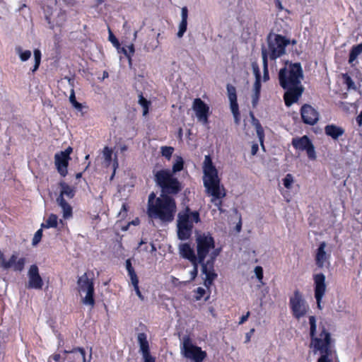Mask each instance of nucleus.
<instances>
[{"instance_id": "8fccbe9b", "label": "nucleus", "mask_w": 362, "mask_h": 362, "mask_svg": "<svg viewBox=\"0 0 362 362\" xmlns=\"http://www.w3.org/2000/svg\"><path fill=\"white\" fill-rule=\"evenodd\" d=\"M255 272L256 274L257 278L259 281H262L263 279V269L260 266H257L255 268Z\"/></svg>"}, {"instance_id": "a211bd4d", "label": "nucleus", "mask_w": 362, "mask_h": 362, "mask_svg": "<svg viewBox=\"0 0 362 362\" xmlns=\"http://www.w3.org/2000/svg\"><path fill=\"white\" fill-rule=\"evenodd\" d=\"M284 89L286 90V92L284 94V100L286 107H290L293 103H297L301 97L304 90L302 85L291 86Z\"/></svg>"}, {"instance_id": "393cba45", "label": "nucleus", "mask_w": 362, "mask_h": 362, "mask_svg": "<svg viewBox=\"0 0 362 362\" xmlns=\"http://www.w3.org/2000/svg\"><path fill=\"white\" fill-rule=\"evenodd\" d=\"M181 17L182 19L179 25V30L177 33V37L180 38L184 35L187 28L188 9L186 6L182 8Z\"/></svg>"}, {"instance_id": "5701e85b", "label": "nucleus", "mask_w": 362, "mask_h": 362, "mask_svg": "<svg viewBox=\"0 0 362 362\" xmlns=\"http://www.w3.org/2000/svg\"><path fill=\"white\" fill-rule=\"evenodd\" d=\"M324 130L325 134L334 141L338 140L345 134V130L343 127L334 124L326 125Z\"/></svg>"}, {"instance_id": "9d476101", "label": "nucleus", "mask_w": 362, "mask_h": 362, "mask_svg": "<svg viewBox=\"0 0 362 362\" xmlns=\"http://www.w3.org/2000/svg\"><path fill=\"white\" fill-rule=\"evenodd\" d=\"M220 253V249H215L211 253L209 258L206 262H204L202 265V272L205 275L204 285L209 287L212 285L214 281L217 278L218 275L214 270V264L217 256Z\"/></svg>"}, {"instance_id": "412c9836", "label": "nucleus", "mask_w": 362, "mask_h": 362, "mask_svg": "<svg viewBox=\"0 0 362 362\" xmlns=\"http://www.w3.org/2000/svg\"><path fill=\"white\" fill-rule=\"evenodd\" d=\"M192 107L199 121H202L204 122H206L208 121L209 107L203 100H202V99H194Z\"/></svg>"}, {"instance_id": "680f3d73", "label": "nucleus", "mask_w": 362, "mask_h": 362, "mask_svg": "<svg viewBox=\"0 0 362 362\" xmlns=\"http://www.w3.org/2000/svg\"><path fill=\"white\" fill-rule=\"evenodd\" d=\"M107 160L109 161V163L110 164L112 160ZM112 161H113L112 165H113V166L115 168V170H114V172H113V173L112 175L111 179H112V177H114L115 173V168L118 166V163H117L118 160L115 159V160H112Z\"/></svg>"}, {"instance_id": "2eb2a0df", "label": "nucleus", "mask_w": 362, "mask_h": 362, "mask_svg": "<svg viewBox=\"0 0 362 362\" xmlns=\"http://www.w3.org/2000/svg\"><path fill=\"white\" fill-rule=\"evenodd\" d=\"M42 9L44 11L45 20L49 24V27L50 29L53 30L55 26L62 27L66 21L67 14L65 10L60 9L57 17L52 20V7L49 6H44L42 7Z\"/></svg>"}, {"instance_id": "5fc2aeb1", "label": "nucleus", "mask_w": 362, "mask_h": 362, "mask_svg": "<svg viewBox=\"0 0 362 362\" xmlns=\"http://www.w3.org/2000/svg\"><path fill=\"white\" fill-rule=\"evenodd\" d=\"M252 68H253L254 73L255 74V78H256L255 80L260 81L261 80V76H260V72H259V69L258 65L256 63H253L252 64Z\"/></svg>"}, {"instance_id": "3c124183", "label": "nucleus", "mask_w": 362, "mask_h": 362, "mask_svg": "<svg viewBox=\"0 0 362 362\" xmlns=\"http://www.w3.org/2000/svg\"><path fill=\"white\" fill-rule=\"evenodd\" d=\"M128 205L127 203H123L122 204V208L119 211V216H120L122 218H124L127 216V211H128Z\"/></svg>"}, {"instance_id": "aec40b11", "label": "nucleus", "mask_w": 362, "mask_h": 362, "mask_svg": "<svg viewBox=\"0 0 362 362\" xmlns=\"http://www.w3.org/2000/svg\"><path fill=\"white\" fill-rule=\"evenodd\" d=\"M28 286L29 288L42 289L43 281L39 274V269L36 264H33L28 270Z\"/></svg>"}, {"instance_id": "0e129e2a", "label": "nucleus", "mask_w": 362, "mask_h": 362, "mask_svg": "<svg viewBox=\"0 0 362 362\" xmlns=\"http://www.w3.org/2000/svg\"><path fill=\"white\" fill-rule=\"evenodd\" d=\"M49 358H52L55 362H60L61 356L59 354H54Z\"/></svg>"}, {"instance_id": "f3484780", "label": "nucleus", "mask_w": 362, "mask_h": 362, "mask_svg": "<svg viewBox=\"0 0 362 362\" xmlns=\"http://www.w3.org/2000/svg\"><path fill=\"white\" fill-rule=\"evenodd\" d=\"M300 112L302 121L305 124L314 125L319 120L318 112L309 104L303 105Z\"/></svg>"}, {"instance_id": "e2e57ef3", "label": "nucleus", "mask_w": 362, "mask_h": 362, "mask_svg": "<svg viewBox=\"0 0 362 362\" xmlns=\"http://www.w3.org/2000/svg\"><path fill=\"white\" fill-rule=\"evenodd\" d=\"M54 4H57L58 3V1H61V0H54ZM62 1H63V3L67 6H73L74 5V3L72 2L71 0H62Z\"/></svg>"}, {"instance_id": "052dcab7", "label": "nucleus", "mask_w": 362, "mask_h": 362, "mask_svg": "<svg viewBox=\"0 0 362 362\" xmlns=\"http://www.w3.org/2000/svg\"><path fill=\"white\" fill-rule=\"evenodd\" d=\"M259 150V146L257 144H253L251 148V153L252 156H255Z\"/></svg>"}, {"instance_id": "e433bc0d", "label": "nucleus", "mask_w": 362, "mask_h": 362, "mask_svg": "<svg viewBox=\"0 0 362 362\" xmlns=\"http://www.w3.org/2000/svg\"><path fill=\"white\" fill-rule=\"evenodd\" d=\"M57 226V216L52 214L49 215L45 223L41 224L44 228H56Z\"/></svg>"}, {"instance_id": "cd10ccee", "label": "nucleus", "mask_w": 362, "mask_h": 362, "mask_svg": "<svg viewBox=\"0 0 362 362\" xmlns=\"http://www.w3.org/2000/svg\"><path fill=\"white\" fill-rule=\"evenodd\" d=\"M137 340L140 346V351L142 355L151 354L146 334L144 332L139 333L137 335Z\"/></svg>"}, {"instance_id": "c03bdc74", "label": "nucleus", "mask_w": 362, "mask_h": 362, "mask_svg": "<svg viewBox=\"0 0 362 362\" xmlns=\"http://www.w3.org/2000/svg\"><path fill=\"white\" fill-rule=\"evenodd\" d=\"M42 237V229L40 228L39 230H37L35 232V233L34 235V237L32 240V245H37L41 241Z\"/></svg>"}, {"instance_id": "c756f323", "label": "nucleus", "mask_w": 362, "mask_h": 362, "mask_svg": "<svg viewBox=\"0 0 362 362\" xmlns=\"http://www.w3.org/2000/svg\"><path fill=\"white\" fill-rule=\"evenodd\" d=\"M126 269L128 272V276L130 278L131 284L133 285L136 283H139L138 276L132 266V261L130 259H127L125 262Z\"/></svg>"}, {"instance_id": "4468645a", "label": "nucleus", "mask_w": 362, "mask_h": 362, "mask_svg": "<svg viewBox=\"0 0 362 362\" xmlns=\"http://www.w3.org/2000/svg\"><path fill=\"white\" fill-rule=\"evenodd\" d=\"M291 144L296 150L305 151L308 158H316L315 147L308 136L293 138Z\"/></svg>"}, {"instance_id": "de8ad7c7", "label": "nucleus", "mask_w": 362, "mask_h": 362, "mask_svg": "<svg viewBox=\"0 0 362 362\" xmlns=\"http://www.w3.org/2000/svg\"><path fill=\"white\" fill-rule=\"evenodd\" d=\"M184 166V160H176V163L173 166V173L182 170Z\"/></svg>"}, {"instance_id": "6e6d98bb", "label": "nucleus", "mask_w": 362, "mask_h": 362, "mask_svg": "<svg viewBox=\"0 0 362 362\" xmlns=\"http://www.w3.org/2000/svg\"><path fill=\"white\" fill-rule=\"evenodd\" d=\"M144 358V362H155L156 359L153 357L151 354L142 355Z\"/></svg>"}, {"instance_id": "f257e3e1", "label": "nucleus", "mask_w": 362, "mask_h": 362, "mask_svg": "<svg viewBox=\"0 0 362 362\" xmlns=\"http://www.w3.org/2000/svg\"><path fill=\"white\" fill-rule=\"evenodd\" d=\"M176 211V202L171 196L160 194L156 197L153 192L149 194L147 214L151 218L159 219L163 223H171L175 218Z\"/></svg>"}, {"instance_id": "13d9d810", "label": "nucleus", "mask_w": 362, "mask_h": 362, "mask_svg": "<svg viewBox=\"0 0 362 362\" xmlns=\"http://www.w3.org/2000/svg\"><path fill=\"white\" fill-rule=\"evenodd\" d=\"M250 313L249 311H247L245 315H243L240 319L239 324L242 325V324L245 323L247 320L248 317H250Z\"/></svg>"}, {"instance_id": "ea45409f", "label": "nucleus", "mask_w": 362, "mask_h": 362, "mask_svg": "<svg viewBox=\"0 0 362 362\" xmlns=\"http://www.w3.org/2000/svg\"><path fill=\"white\" fill-rule=\"evenodd\" d=\"M342 78L344 79V83L347 86L348 89H355V83L348 74H343Z\"/></svg>"}, {"instance_id": "c9c22d12", "label": "nucleus", "mask_w": 362, "mask_h": 362, "mask_svg": "<svg viewBox=\"0 0 362 362\" xmlns=\"http://www.w3.org/2000/svg\"><path fill=\"white\" fill-rule=\"evenodd\" d=\"M251 116H252V117L253 119V124H254V126L255 127L257 136L259 138V141L262 144L263 140H264V129L262 127L259 121L255 118V117H254V115H253V114L252 112H251Z\"/></svg>"}, {"instance_id": "bf43d9fd", "label": "nucleus", "mask_w": 362, "mask_h": 362, "mask_svg": "<svg viewBox=\"0 0 362 362\" xmlns=\"http://www.w3.org/2000/svg\"><path fill=\"white\" fill-rule=\"evenodd\" d=\"M275 6L279 12L284 10L281 0H275Z\"/></svg>"}, {"instance_id": "f8f14e48", "label": "nucleus", "mask_w": 362, "mask_h": 362, "mask_svg": "<svg viewBox=\"0 0 362 362\" xmlns=\"http://www.w3.org/2000/svg\"><path fill=\"white\" fill-rule=\"evenodd\" d=\"M182 350L186 358L194 362H202L207 356L205 351L201 347L194 345L189 337H185L183 341Z\"/></svg>"}, {"instance_id": "49530a36", "label": "nucleus", "mask_w": 362, "mask_h": 362, "mask_svg": "<svg viewBox=\"0 0 362 362\" xmlns=\"http://www.w3.org/2000/svg\"><path fill=\"white\" fill-rule=\"evenodd\" d=\"M193 265V269L190 272V281H194L198 275V264H200L199 262H192Z\"/></svg>"}, {"instance_id": "09e8293b", "label": "nucleus", "mask_w": 362, "mask_h": 362, "mask_svg": "<svg viewBox=\"0 0 362 362\" xmlns=\"http://www.w3.org/2000/svg\"><path fill=\"white\" fill-rule=\"evenodd\" d=\"M77 351H78L81 354L83 359H85V358H86V351L82 347H75L71 351L64 350L65 354L75 353Z\"/></svg>"}, {"instance_id": "338daca9", "label": "nucleus", "mask_w": 362, "mask_h": 362, "mask_svg": "<svg viewBox=\"0 0 362 362\" xmlns=\"http://www.w3.org/2000/svg\"><path fill=\"white\" fill-rule=\"evenodd\" d=\"M255 332V329L252 328L250 329V332L246 334V340L245 342H248L250 340L251 334Z\"/></svg>"}, {"instance_id": "a18cd8bd", "label": "nucleus", "mask_w": 362, "mask_h": 362, "mask_svg": "<svg viewBox=\"0 0 362 362\" xmlns=\"http://www.w3.org/2000/svg\"><path fill=\"white\" fill-rule=\"evenodd\" d=\"M109 40L117 49H119L120 44L117 38L114 35L110 29H109Z\"/></svg>"}, {"instance_id": "c85d7f7f", "label": "nucleus", "mask_w": 362, "mask_h": 362, "mask_svg": "<svg viewBox=\"0 0 362 362\" xmlns=\"http://www.w3.org/2000/svg\"><path fill=\"white\" fill-rule=\"evenodd\" d=\"M362 53V42L356 45H354L349 52V63L354 66V62L356 61L358 57Z\"/></svg>"}, {"instance_id": "423d86ee", "label": "nucleus", "mask_w": 362, "mask_h": 362, "mask_svg": "<svg viewBox=\"0 0 362 362\" xmlns=\"http://www.w3.org/2000/svg\"><path fill=\"white\" fill-rule=\"evenodd\" d=\"M303 71L300 63H291L279 72V85L283 88L301 85Z\"/></svg>"}, {"instance_id": "ddd939ff", "label": "nucleus", "mask_w": 362, "mask_h": 362, "mask_svg": "<svg viewBox=\"0 0 362 362\" xmlns=\"http://www.w3.org/2000/svg\"><path fill=\"white\" fill-rule=\"evenodd\" d=\"M325 276L322 273L313 274L314 296L316 300L317 308L322 310V298L327 291Z\"/></svg>"}, {"instance_id": "1a4fd4ad", "label": "nucleus", "mask_w": 362, "mask_h": 362, "mask_svg": "<svg viewBox=\"0 0 362 362\" xmlns=\"http://www.w3.org/2000/svg\"><path fill=\"white\" fill-rule=\"evenodd\" d=\"M197 252L201 266L211 250L215 247V240L210 233H203L196 237Z\"/></svg>"}, {"instance_id": "37998d69", "label": "nucleus", "mask_w": 362, "mask_h": 362, "mask_svg": "<svg viewBox=\"0 0 362 362\" xmlns=\"http://www.w3.org/2000/svg\"><path fill=\"white\" fill-rule=\"evenodd\" d=\"M69 100L75 108H76L77 110H81L82 109V105L80 103L77 102V100L76 99V96H75V93L73 89L71 90V95L69 97Z\"/></svg>"}, {"instance_id": "dca6fc26", "label": "nucleus", "mask_w": 362, "mask_h": 362, "mask_svg": "<svg viewBox=\"0 0 362 362\" xmlns=\"http://www.w3.org/2000/svg\"><path fill=\"white\" fill-rule=\"evenodd\" d=\"M228 98L230 101V107L233 113L235 122L238 124L240 121V113L238 103L236 88L233 85L228 83L226 86Z\"/></svg>"}, {"instance_id": "603ef678", "label": "nucleus", "mask_w": 362, "mask_h": 362, "mask_svg": "<svg viewBox=\"0 0 362 362\" xmlns=\"http://www.w3.org/2000/svg\"><path fill=\"white\" fill-rule=\"evenodd\" d=\"M103 156L104 158H112V150L108 146H105L103 148Z\"/></svg>"}, {"instance_id": "7c9ffc66", "label": "nucleus", "mask_w": 362, "mask_h": 362, "mask_svg": "<svg viewBox=\"0 0 362 362\" xmlns=\"http://www.w3.org/2000/svg\"><path fill=\"white\" fill-rule=\"evenodd\" d=\"M69 160H55V165L59 173L65 177L68 173V165Z\"/></svg>"}, {"instance_id": "b1692460", "label": "nucleus", "mask_w": 362, "mask_h": 362, "mask_svg": "<svg viewBox=\"0 0 362 362\" xmlns=\"http://www.w3.org/2000/svg\"><path fill=\"white\" fill-rule=\"evenodd\" d=\"M180 254L183 258L188 259L191 263L199 262V256L195 255L194 250L189 243H183L180 246Z\"/></svg>"}, {"instance_id": "f03ea898", "label": "nucleus", "mask_w": 362, "mask_h": 362, "mask_svg": "<svg viewBox=\"0 0 362 362\" xmlns=\"http://www.w3.org/2000/svg\"><path fill=\"white\" fill-rule=\"evenodd\" d=\"M213 160H204L203 166V182L206 192L211 197V202L220 212H223V199L226 196V189L221 185L218 170L212 163Z\"/></svg>"}, {"instance_id": "72a5a7b5", "label": "nucleus", "mask_w": 362, "mask_h": 362, "mask_svg": "<svg viewBox=\"0 0 362 362\" xmlns=\"http://www.w3.org/2000/svg\"><path fill=\"white\" fill-rule=\"evenodd\" d=\"M34 54V65L30 69V72L34 74L40 67L42 59V53L39 49H35L33 51Z\"/></svg>"}, {"instance_id": "4be33fe9", "label": "nucleus", "mask_w": 362, "mask_h": 362, "mask_svg": "<svg viewBox=\"0 0 362 362\" xmlns=\"http://www.w3.org/2000/svg\"><path fill=\"white\" fill-rule=\"evenodd\" d=\"M16 259L17 256L13 254L8 261L3 260L0 266L4 269L13 268L16 272H22L25 267V259L24 257H21L18 261H16Z\"/></svg>"}, {"instance_id": "4d7b16f0", "label": "nucleus", "mask_w": 362, "mask_h": 362, "mask_svg": "<svg viewBox=\"0 0 362 362\" xmlns=\"http://www.w3.org/2000/svg\"><path fill=\"white\" fill-rule=\"evenodd\" d=\"M196 292L198 294V296L196 297L197 300H199L205 294V290L201 287H198L196 290Z\"/></svg>"}, {"instance_id": "a19ab883", "label": "nucleus", "mask_w": 362, "mask_h": 362, "mask_svg": "<svg viewBox=\"0 0 362 362\" xmlns=\"http://www.w3.org/2000/svg\"><path fill=\"white\" fill-rule=\"evenodd\" d=\"M284 186L290 189L291 188L292 184L294 182L293 177L291 174H287L285 177L282 180Z\"/></svg>"}, {"instance_id": "f704fd0d", "label": "nucleus", "mask_w": 362, "mask_h": 362, "mask_svg": "<svg viewBox=\"0 0 362 362\" xmlns=\"http://www.w3.org/2000/svg\"><path fill=\"white\" fill-rule=\"evenodd\" d=\"M261 90V81L255 80L254 83V94L252 95V106L255 107L259 101Z\"/></svg>"}, {"instance_id": "473e14b6", "label": "nucleus", "mask_w": 362, "mask_h": 362, "mask_svg": "<svg viewBox=\"0 0 362 362\" xmlns=\"http://www.w3.org/2000/svg\"><path fill=\"white\" fill-rule=\"evenodd\" d=\"M139 104L143 108V116H146L149 112V107L151 106V101L145 98L143 95V93L141 92L139 94Z\"/></svg>"}, {"instance_id": "6e6552de", "label": "nucleus", "mask_w": 362, "mask_h": 362, "mask_svg": "<svg viewBox=\"0 0 362 362\" xmlns=\"http://www.w3.org/2000/svg\"><path fill=\"white\" fill-rule=\"evenodd\" d=\"M78 290L79 292H86V295L82 298V303L93 308L95 303L94 294V273L93 271H88L77 280Z\"/></svg>"}, {"instance_id": "6ab92c4d", "label": "nucleus", "mask_w": 362, "mask_h": 362, "mask_svg": "<svg viewBox=\"0 0 362 362\" xmlns=\"http://www.w3.org/2000/svg\"><path fill=\"white\" fill-rule=\"evenodd\" d=\"M326 247L327 243L324 241L321 242L315 251V262L317 267L319 269H322L324 267L329 266L330 264L329 259L331 255L326 252Z\"/></svg>"}, {"instance_id": "774afa93", "label": "nucleus", "mask_w": 362, "mask_h": 362, "mask_svg": "<svg viewBox=\"0 0 362 362\" xmlns=\"http://www.w3.org/2000/svg\"><path fill=\"white\" fill-rule=\"evenodd\" d=\"M263 69H264V78L265 79L269 78L268 66H267V71H265L264 67H263Z\"/></svg>"}, {"instance_id": "a878e982", "label": "nucleus", "mask_w": 362, "mask_h": 362, "mask_svg": "<svg viewBox=\"0 0 362 362\" xmlns=\"http://www.w3.org/2000/svg\"><path fill=\"white\" fill-rule=\"evenodd\" d=\"M60 187V194L59 197H64L66 196L69 199H72L75 196V189L74 187L69 186L64 181H61L59 183Z\"/></svg>"}, {"instance_id": "bb28decb", "label": "nucleus", "mask_w": 362, "mask_h": 362, "mask_svg": "<svg viewBox=\"0 0 362 362\" xmlns=\"http://www.w3.org/2000/svg\"><path fill=\"white\" fill-rule=\"evenodd\" d=\"M57 202L62 209L63 217L64 218H69L71 217L72 216V207L65 200L64 197H58L57 198Z\"/></svg>"}, {"instance_id": "69168bd1", "label": "nucleus", "mask_w": 362, "mask_h": 362, "mask_svg": "<svg viewBox=\"0 0 362 362\" xmlns=\"http://www.w3.org/2000/svg\"><path fill=\"white\" fill-rule=\"evenodd\" d=\"M356 122L359 126H362V111L356 117Z\"/></svg>"}, {"instance_id": "58836bf2", "label": "nucleus", "mask_w": 362, "mask_h": 362, "mask_svg": "<svg viewBox=\"0 0 362 362\" xmlns=\"http://www.w3.org/2000/svg\"><path fill=\"white\" fill-rule=\"evenodd\" d=\"M73 149L71 147L69 146L64 151H61L57 153L54 155V158H71L70 154L72 152Z\"/></svg>"}, {"instance_id": "2f4dec72", "label": "nucleus", "mask_w": 362, "mask_h": 362, "mask_svg": "<svg viewBox=\"0 0 362 362\" xmlns=\"http://www.w3.org/2000/svg\"><path fill=\"white\" fill-rule=\"evenodd\" d=\"M119 52L123 53L128 59V62L130 66L132 65V56L135 52L134 45L131 44L127 47H122L119 49Z\"/></svg>"}, {"instance_id": "864d4df0", "label": "nucleus", "mask_w": 362, "mask_h": 362, "mask_svg": "<svg viewBox=\"0 0 362 362\" xmlns=\"http://www.w3.org/2000/svg\"><path fill=\"white\" fill-rule=\"evenodd\" d=\"M132 286H133L134 289L136 292V294L139 297V298L141 300H144V296H143V294L141 293V292L139 289V283L134 284Z\"/></svg>"}, {"instance_id": "79ce46f5", "label": "nucleus", "mask_w": 362, "mask_h": 362, "mask_svg": "<svg viewBox=\"0 0 362 362\" xmlns=\"http://www.w3.org/2000/svg\"><path fill=\"white\" fill-rule=\"evenodd\" d=\"M174 151V148L171 146H162L161 154L165 158H170Z\"/></svg>"}, {"instance_id": "4c0bfd02", "label": "nucleus", "mask_w": 362, "mask_h": 362, "mask_svg": "<svg viewBox=\"0 0 362 362\" xmlns=\"http://www.w3.org/2000/svg\"><path fill=\"white\" fill-rule=\"evenodd\" d=\"M16 52L22 62L28 61L31 57V52L30 50H23L20 46L16 47Z\"/></svg>"}, {"instance_id": "20e7f679", "label": "nucleus", "mask_w": 362, "mask_h": 362, "mask_svg": "<svg viewBox=\"0 0 362 362\" xmlns=\"http://www.w3.org/2000/svg\"><path fill=\"white\" fill-rule=\"evenodd\" d=\"M310 335L311 339V346L315 350L320 351L322 355L318 358L317 362H331L328 357V352L330 345V334L325 327H322L319 337H315L316 334V318L311 315L309 317Z\"/></svg>"}, {"instance_id": "39448f33", "label": "nucleus", "mask_w": 362, "mask_h": 362, "mask_svg": "<svg viewBox=\"0 0 362 362\" xmlns=\"http://www.w3.org/2000/svg\"><path fill=\"white\" fill-rule=\"evenodd\" d=\"M201 221L200 214L198 211H192L189 206H185L177 214V236L181 240H185L190 238L194 228V223Z\"/></svg>"}, {"instance_id": "9b49d317", "label": "nucleus", "mask_w": 362, "mask_h": 362, "mask_svg": "<svg viewBox=\"0 0 362 362\" xmlns=\"http://www.w3.org/2000/svg\"><path fill=\"white\" fill-rule=\"evenodd\" d=\"M289 305L293 316L297 320L304 317L308 310V305L298 290L294 291L293 296L290 298Z\"/></svg>"}, {"instance_id": "0eeeda50", "label": "nucleus", "mask_w": 362, "mask_h": 362, "mask_svg": "<svg viewBox=\"0 0 362 362\" xmlns=\"http://www.w3.org/2000/svg\"><path fill=\"white\" fill-rule=\"evenodd\" d=\"M155 181L161 189L160 194L175 195L182 190L181 183L168 170H160L155 174Z\"/></svg>"}, {"instance_id": "7ed1b4c3", "label": "nucleus", "mask_w": 362, "mask_h": 362, "mask_svg": "<svg viewBox=\"0 0 362 362\" xmlns=\"http://www.w3.org/2000/svg\"><path fill=\"white\" fill-rule=\"evenodd\" d=\"M267 45H262L261 54L263 66L267 71L269 60L276 62L286 53V47L291 42L288 38L280 34L270 32L266 38Z\"/></svg>"}]
</instances>
